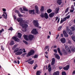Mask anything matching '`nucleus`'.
Listing matches in <instances>:
<instances>
[{
	"mask_svg": "<svg viewBox=\"0 0 75 75\" xmlns=\"http://www.w3.org/2000/svg\"><path fill=\"white\" fill-rule=\"evenodd\" d=\"M22 36V35L21 33H18V38H21V36Z\"/></svg>",
	"mask_w": 75,
	"mask_h": 75,
	"instance_id": "22",
	"label": "nucleus"
},
{
	"mask_svg": "<svg viewBox=\"0 0 75 75\" xmlns=\"http://www.w3.org/2000/svg\"><path fill=\"white\" fill-rule=\"evenodd\" d=\"M34 36L33 35H28V38L30 40H33Z\"/></svg>",
	"mask_w": 75,
	"mask_h": 75,
	"instance_id": "9",
	"label": "nucleus"
},
{
	"mask_svg": "<svg viewBox=\"0 0 75 75\" xmlns=\"http://www.w3.org/2000/svg\"><path fill=\"white\" fill-rule=\"evenodd\" d=\"M57 50H58V52H59V53L60 55H62V53L61 52L60 50L59 47H58V48H57Z\"/></svg>",
	"mask_w": 75,
	"mask_h": 75,
	"instance_id": "19",
	"label": "nucleus"
},
{
	"mask_svg": "<svg viewBox=\"0 0 75 75\" xmlns=\"http://www.w3.org/2000/svg\"><path fill=\"white\" fill-rule=\"evenodd\" d=\"M40 73L41 72L40 71H38L36 73V75H40Z\"/></svg>",
	"mask_w": 75,
	"mask_h": 75,
	"instance_id": "26",
	"label": "nucleus"
},
{
	"mask_svg": "<svg viewBox=\"0 0 75 75\" xmlns=\"http://www.w3.org/2000/svg\"><path fill=\"white\" fill-rule=\"evenodd\" d=\"M18 16H19V17H22L23 16V15H22V14H19V12H18Z\"/></svg>",
	"mask_w": 75,
	"mask_h": 75,
	"instance_id": "47",
	"label": "nucleus"
},
{
	"mask_svg": "<svg viewBox=\"0 0 75 75\" xmlns=\"http://www.w3.org/2000/svg\"><path fill=\"white\" fill-rule=\"evenodd\" d=\"M29 14H34L35 13L34 10H29Z\"/></svg>",
	"mask_w": 75,
	"mask_h": 75,
	"instance_id": "11",
	"label": "nucleus"
},
{
	"mask_svg": "<svg viewBox=\"0 0 75 75\" xmlns=\"http://www.w3.org/2000/svg\"><path fill=\"white\" fill-rule=\"evenodd\" d=\"M12 39H13L15 41H16V42H19L20 41V39L17 38L16 36H13V37H12Z\"/></svg>",
	"mask_w": 75,
	"mask_h": 75,
	"instance_id": "7",
	"label": "nucleus"
},
{
	"mask_svg": "<svg viewBox=\"0 0 75 75\" xmlns=\"http://www.w3.org/2000/svg\"><path fill=\"white\" fill-rule=\"evenodd\" d=\"M71 50L72 52H75V47H72L71 48Z\"/></svg>",
	"mask_w": 75,
	"mask_h": 75,
	"instance_id": "24",
	"label": "nucleus"
},
{
	"mask_svg": "<svg viewBox=\"0 0 75 75\" xmlns=\"http://www.w3.org/2000/svg\"><path fill=\"white\" fill-rule=\"evenodd\" d=\"M31 33L33 35H37V34L38 33V32L37 31L36 29H33V30L31 31Z\"/></svg>",
	"mask_w": 75,
	"mask_h": 75,
	"instance_id": "6",
	"label": "nucleus"
},
{
	"mask_svg": "<svg viewBox=\"0 0 75 75\" xmlns=\"http://www.w3.org/2000/svg\"><path fill=\"white\" fill-rule=\"evenodd\" d=\"M59 71H57L56 72H55L53 73V75H59Z\"/></svg>",
	"mask_w": 75,
	"mask_h": 75,
	"instance_id": "20",
	"label": "nucleus"
},
{
	"mask_svg": "<svg viewBox=\"0 0 75 75\" xmlns=\"http://www.w3.org/2000/svg\"><path fill=\"white\" fill-rule=\"evenodd\" d=\"M26 54V53H23V54H22V56H23V57H24V56H25V55Z\"/></svg>",
	"mask_w": 75,
	"mask_h": 75,
	"instance_id": "54",
	"label": "nucleus"
},
{
	"mask_svg": "<svg viewBox=\"0 0 75 75\" xmlns=\"http://www.w3.org/2000/svg\"><path fill=\"white\" fill-rule=\"evenodd\" d=\"M63 54H64V55H66L67 54V52H66V51H65V52H63Z\"/></svg>",
	"mask_w": 75,
	"mask_h": 75,
	"instance_id": "41",
	"label": "nucleus"
},
{
	"mask_svg": "<svg viewBox=\"0 0 75 75\" xmlns=\"http://www.w3.org/2000/svg\"><path fill=\"white\" fill-rule=\"evenodd\" d=\"M38 57V54H35L34 56V58H37Z\"/></svg>",
	"mask_w": 75,
	"mask_h": 75,
	"instance_id": "36",
	"label": "nucleus"
},
{
	"mask_svg": "<svg viewBox=\"0 0 75 75\" xmlns=\"http://www.w3.org/2000/svg\"><path fill=\"white\" fill-rule=\"evenodd\" d=\"M33 24L35 27H38L39 29H41V26H39V23L37 20H33Z\"/></svg>",
	"mask_w": 75,
	"mask_h": 75,
	"instance_id": "3",
	"label": "nucleus"
},
{
	"mask_svg": "<svg viewBox=\"0 0 75 75\" xmlns=\"http://www.w3.org/2000/svg\"><path fill=\"white\" fill-rule=\"evenodd\" d=\"M69 68V65H67L63 67V69L64 70H68Z\"/></svg>",
	"mask_w": 75,
	"mask_h": 75,
	"instance_id": "13",
	"label": "nucleus"
},
{
	"mask_svg": "<svg viewBox=\"0 0 75 75\" xmlns=\"http://www.w3.org/2000/svg\"><path fill=\"white\" fill-rule=\"evenodd\" d=\"M3 13H5V15H6V16H5V15H4V18H7V13H6V12H4Z\"/></svg>",
	"mask_w": 75,
	"mask_h": 75,
	"instance_id": "25",
	"label": "nucleus"
},
{
	"mask_svg": "<svg viewBox=\"0 0 75 75\" xmlns=\"http://www.w3.org/2000/svg\"><path fill=\"white\" fill-rule=\"evenodd\" d=\"M63 33L65 37L66 38H67L68 37V35L67 34V32H66L65 30H64L63 31Z\"/></svg>",
	"mask_w": 75,
	"mask_h": 75,
	"instance_id": "10",
	"label": "nucleus"
},
{
	"mask_svg": "<svg viewBox=\"0 0 75 75\" xmlns=\"http://www.w3.org/2000/svg\"><path fill=\"white\" fill-rule=\"evenodd\" d=\"M40 16L42 18L45 17L46 19H47L49 17L47 13H45V14L44 13H41Z\"/></svg>",
	"mask_w": 75,
	"mask_h": 75,
	"instance_id": "5",
	"label": "nucleus"
},
{
	"mask_svg": "<svg viewBox=\"0 0 75 75\" xmlns=\"http://www.w3.org/2000/svg\"><path fill=\"white\" fill-rule=\"evenodd\" d=\"M63 22V20H62V19H61L60 21V24H61V23H62Z\"/></svg>",
	"mask_w": 75,
	"mask_h": 75,
	"instance_id": "51",
	"label": "nucleus"
},
{
	"mask_svg": "<svg viewBox=\"0 0 75 75\" xmlns=\"http://www.w3.org/2000/svg\"><path fill=\"white\" fill-rule=\"evenodd\" d=\"M67 20V18L66 17H64V18L63 19V21H66Z\"/></svg>",
	"mask_w": 75,
	"mask_h": 75,
	"instance_id": "48",
	"label": "nucleus"
},
{
	"mask_svg": "<svg viewBox=\"0 0 75 75\" xmlns=\"http://www.w3.org/2000/svg\"><path fill=\"white\" fill-rule=\"evenodd\" d=\"M23 42L24 43H25L26 45H28V43L27 42H26L25 40H23Z\"/></svg>",
	"mask_w": 75,
	"mask_h": 75,
	"instance_id": "39",
	"label": "nucleus"
},
{
	"mask_svg": "<svg viewBox=\"0 0 75 75\" xmlns=\"http://www.w3.org/2000/svg\"><path fill=\"white\" fill-rule=\"evenodd\" d=\"M15 44V42L13 40H12L11 42H10V45H13Z\"/></svg>",
	"mask_w": 75,
	"mask_h": 75,
	"instance_id": "29",
	"label": "nucleus"
},
{
	"mask_svg": "<svg viewBox=\"0 0 75 75\" xmlns=\"http://www.w3.org/2000/svg\"><path fill=\"white\" fill-rule=\"evenodd\" d=\"M62 0H58L57 1V3L59 4V5H61L62 4Z\"/></svg>",
	"mask_w": 75,
	"mask_h": 75,
	"instance_id": "17",
	"label": "nucleus"
},
{
	"mask_svg": "<svg viewBox=\"0 0 75 75\" xmlns=\"http://www.w3.org/2000/svg\"><path fill=\"white\" fill-rule=\"evenodd\" d=\"M60 40L61 42H62V43H65L66 41V39H65V38H62V39H60Z\"/></svg>",
	"mask_w": 75,
	"mask_h": 75,
	"instance_id": "14",
	"label": "nucleus"
},
{
	"mask_svg": "<svg viewBox=\"0 0 75 75\" xmlns=\"http://www.w3.org/2000/svg\"><path fill=\"white\" fill-rule=\"evenodd\" d=\"M71 38L73 39V40L75 42V37L74 36H72L71 37Z\"/></svg>",
	"mask_w": 75,
	"mask_h": 75,
	"instance_id": "40",
	"label": "nucleus"
},
{
	"mask_svg": "<svg viewBox=\"0 0 75 75\" xmlns=\"http://www.w3.org/2000/svg\"><path fill=\"white\" fill-rule=\"evenodd\" d=\"M71 8L72 9V10H73V11L74 10H75V8H74V5H72V6L71 7Z\"/></svg>",
	"mask_w": 75,
	"mask_h": 75,
	"instance_id": "35",
	"label": "nucleus"
},
{
	"mask_svg": "<svg viewBox=\"0 0 75 75\" xmlns=\"http://www.w3.org/2000/svg\"><path fill=\"white\" fill-rule=\"evenodd\" d=\"M35 52L34 50H31L30 52L28 53V54L26 55V57H29L30 56H31L32 55H33Z\"/></svg>",
	"mask_w": 75,
	"mask_h": 75,
	"instance_id": "4",
	"label": "nucleus"
},
{
	"mask_svg": "<svg viewBox=\"0 0 75 75\" xmlns=\"http://www.w3.org/2000/svg\"><path fill=\"white\" fill-rule=\"evenodd\" d=\"M23 19L21 18H18L17 19V20L18 22H20V25H21L23 28H27L28 27V25L26 24H22V20Z\"/></svg>",
	"mask_w": 75,
	"mask_h": 75,
	"instance_id": "1",
	"label": "nucleus"
},
{
	"mask_svg": "<svg viewBox=\"0 0 75 75\" xmlns=\"http://www.w3.org/2000/svg\"><path fill=\"white\" fill-rule=\"evenodd\" d=\"M52 11V10H51V9H50V8L47 10V13H51Z\"/></svg>",
	"mask_w": 75,
	"mask_h": 75,
	"instance_id": "23",
	"label": "nucleus"
},
{
	"mask_svg": "<svg viewBox=\"0 0 75 75\" xmlns=\"http://www.w3.org/2000/svg\"><path fill=\"white\" fill-rule=\"evenodd\" d=\"M62 75H67V74L66 72L65 71H63L62 72Z\"/></svg>",
	"mask_w": 75,
	"mask_h": 75,
	"instance_id": "34",
	"label": "nucleus"
},
{
	"mask_svg": "<svg viewBox=\"0 0 75 75\" xmlns=\"http://www.w3.org/2000/svg\"><path fill=\"white\" fill-rule=\"evenodd\" d=\"M54 13H50V14H49V16L50 17H54Z\"/></svg>",
	"mask_w": 75,
	"mask_h": 75,
	"instance_id": "18",
	"label": "nucleus"
},
{
	"mask_svg": "<svg viewBox=\"0 0 75 75\" xmlns=\"http://www.w3.org/2000/svg\"><path fill=\"white\" fill-rule=\"evenodd\" d=\"M23 36L24 38L25 39V40H27V41L29 40V39H28V38H27V35H23Z\"/></svg>",
	"mask_w": 75,
	"mask_h": 75,
	"instance_id": "21",
	"label": "nucleus"
},
{
	"mask_svg": "<svg viewBox=\"0 0 75 75\" xmlns=\"http://www.w3.org/2000/svg\"><path fill=\"white\" fill-rule=\"evenodd\" d=\"M34 62V60H32V61H30V62H29V63L30 64H31V65H32V64H33Z\"/></svg>",
	"mask_w": 75,
	"mask_h": 75,
	"instance_id": "31",
	"label": "nucleus"
},
{
	"mask_svg": "<svg viewBox=\"0 0 75 75\" xmlns=\"http://www.w3.org/2000/svg\"><path fill=\"white\" fill-rule=\"evenodd\" d=\"M56 47H57V46L55 45H54V46H53V48H56Z\"/></svg>",
	"mask_w": 75,
	"mask_h": 75,
	"instance_id": "64",
	"label": "nucleus"
},
{
	"mask_svg": "<svg viewBox=\"0 0 75 75\" xmlns=\"http://www.w3.org/2000/svg\"><path fill=\"white\" fill-rule=\"evenodd\" d=\"M70 16L69 15V16H67V17L66 18L67 19H68L69 18H70Z\"/></svg>",
	"mask_w": 75,
	"mask_h": 75,
	"instance_id": "56",
	"label": "nucleus"
},
{
	"mask_svg": "<svg viewBox=\"0 0 75 75\" xmlns=\"http://www.w3.org/2000/svg\"><path fill=\"white\" fill-rule=\"evenodd\" d=\"M19 50L20 51L19 52H18L17 53H16L15 54L16 55H20V54H23V51L24 53L26 52V51L25 50V49L24 48L23 49H19Z\"/></svg>",
	"mask_w": 75,
	"mask_h": 75,
	"instance_id": "2",
	"label": "nucleus"
},
{
	"mask_svg": "<svg viewBox=\"0 0 75 75\" xmlns=\"http://www.w3.org/2000/svg\"><path fill=\"white\" fill-rule=\"evenodd\" d=\"M13 63H14V64H17V62L16 61H14Z\"/></svg>",
	"mask_w": 75,
	"mask_h": 75,
	"instance_id": "58",
	"label": "nucleus"
},
{
	"mask_svg": "<svg viewBox=\"0 0 75 75\" xmlns=\"http://www.w3.org/2000/svg\"><path fill=\"white\" fill-rule=\"evenodd\" d=\"M68 43H71V40H69L68 41Z\"/></svg>",
	"mask_w": 75,
	"mask_h": 75,
	"instance_id": "60",
	"label": "nucleus"
},
{
	"mask_svg": "<svg viewBox=\"0 0 75 75\" xmlns=\"http://www.w3.org/2000/svg\"><path fill=\"white\" fill-rule=\"evenodd\" d=\"M59 21H60V18H58L57 22L58 23H59Z\"/></svg>",
	"mask_w": 75,
	"mask_h": 75,
	"instance_id": "59",
	"label": "nucleus"
},
{
	"mask_svg": "<svg viewBox=\"0 0 75 75\" xmlns=\"http://www.w3.org/2000/svg\"><path fill=\"white\" fill-rule=\"evenodd\" d=\"M54 52H55L56 53H57V49H54Z\"/></svg>",
	"mask_w": 75,
	"mask_h": 75,
	"instance_id": "57",
	"label": "nucleus"
},
{
	"mask_svg": "<svg viewBox=\"0 0 75 75\" xmlns=\"http://www.w3.org/2000/svg\"><path fill=\"white\" fill-rule=\"evenodd\" d=\"M71 29L73 31H74L75 30V28L74 27H73V26L71 27Z\"/></svg>",
	"mask_w": 75,
	"mask_h": 75,
	"instance_id": "46",
	"label": "nucleus"
},
{
	"mask_svg": "<svg viewBox=\"0 0 75 75\" xmlns=\"http://www.w3.org/2000/svg\"><path fill=\"white\" fill-rule=\"evenodd\" d=\"M55 59L54 57H53V58H52V61L51 62V65H53L55 64Z\"/></svg>",
	"mask_w": 75,
	"mask_h": 75,
	"instance_id": "15",
	"label": "nucleus"
},
{
	"mask_svg": "<svg viewBox=\"0 0 75 75\" xmlns=\"http://www.w3.org/2000/svg\"><path fill=\"white\" fill-rule=\"evenodd\" d=\"M16 17L15 16H14V20H16Z\"/></svg>",
	"mask_w": 75,
	"mask_h": 75,
	"instance_id": "62",
	"label": "nucleus"
},
{
	"mask_svg": "<svg viewBox=\"0 0 75 75\" xmlns=\"http://www.w3.org/2000/svg\"><path fill=\"white\" fill-rule=\"evenodd\" d=\"M67 32L69 35H72L73 34V33L69 29L66 30Z\"/></svg>",
	"mask_w": 75,
	"mask_h": 75,
	"instance_id": "8",
	"label": "nucleus"
},
{
	"mask_svg": "<svg viewBox=\"0 0 75 75\" xmlns=\"http://www.w3.org/2000/svg\"><path fill=\"white\" fill-rule=\"evenodd\" d=\"M37 65H35V66H34L33 67L34 69H36L37 68Z\"/></svg>",
	"mask_w": 75,
	"mask_h": 75,
	"instance_id": "42",
	"label": "nucleus"
},
{
	"mask_svg": "<svg viewBox=\"0 0 75 75\" xmlns=\"http://www.w3.org/2000/svg\"><path fill=\"white\" fill-rule=\"evenodd\" d=\"M23 10L24 11H28V9H27V8H26L25 7H23Z\"/></svg>",
	"mask_w": 75,
	"mask_h": 75,
	"instance_id": "30",
	"label": "nucleus"
},
{
	"mask_svg": "<svg viewBox=\"0 0 75 75\" xmlns=\"http://www.w3.org/2000/svg\"><path fill=\"white\" fill-rule=\"evenodd\" d=\"M55 58H57V59H60V56L58 54H56L55 55Z\"/></svg>",
	"mask_w": 75,
	"mask_h": 75,
	"instance_id": "16",
	"label": "nucleus"
},
{
	"mask_svg": "<svg viewBox=\"0 0 75 75\" xmlns=\"http://www.w3.org/2000/svg\"><path fill=\"white\" fill-rule=\"evenodd\" d=\"M72 74L73 75H74V74H75V71H74L72 72Z\"/></svg>",
	"mask_w": 75,
	"mask_h": 75,
	"instance_id": "61",
	"label": "nucleus"
},
{
	"mask_svg": "<svg viewBox=\"0 0 75 75\" xmlns=\"http://www.w3.org/2000/svg\"><path fill=\"white\" fill-rule=\"evenodd\" d=\"M8 30H13V28L12 27H11L9 29H8Z\"/></svg>",
	"mask_w": 75,
	"mask_h": 75,
	"instance_id": "44",
	"label": "nucleus"
},
{
	"mask_svg": "<svg viewBox=\"0 0 75 75\" xmlns=\"http://www.w3.org/2000/svg\"><path fill=\"white\" fill-rule=\"evenodd\" d=\"M20 9L21 10V11L22 13H24L23 10H22V8H21V7H20Z\"/></svg>",
	"mask_w": 75,
	"mask_h": 75,
	"instance_id": "45",
	"label": "nucleus"
},
{
	"mask_svg": "<svg viewBox=\"0 0 75 75\" xmlns=\"http://www.w3.org/2000/svg\"><path fill=\"white\" fill-rule=\"evenodd\" d=\"M59 10V8H57L56 10L55 11V13H58Z\"/></svg>",
	"mask_w": 75,
	"mask_h": 75,
	"instance_id": "28",
	"label": "nucleus"
},
{
	"mask_svg": "<svg viewBox=\"0 0 75 75\" xmlns=\"http://www.w3.org/2000/svg\"><path fill=\"white\" fill-rule=\"evenodd\" d=\"M19 50V48L17 47L16 49H15V50H14V51H13V52L14 53H16H16H17V52H18V51Z\"/></svg>",
	"mask_w": 75,
	"mask_h": 75,
	"instance_id": "27",
	"label": "nucleus"
},
{
	"mask_svg": "<svg viewBox=\"0 0 75 75\" xmlns=\"http://www.w3.org/2000/svg\"><path fill=\"white\" fill-rule=\"evenodd\" d=\"M62 67H59V69H62Z\"/></svg>",
	"mask_w": 75,
	"mask_h": 75,
	"instance_id": "63",
	"label": "nucleus"
},
{
	"mask_svg": "<svg viewBox=\"0 0 75 75\" xmlns=\"http://www.w3.org/2000/svg\"><path fill=\"white\" fill-rule=\"evenodd\" d=\"M15 13H17L18 14V15L19 14V11L18 10H15Z\"/></svg>",
	"mask_w": 75,
	"mask_h": 75,
	"instance_id": "43",
	"label": "nucleus"
},
{
	"mask_svg": "<svg viewBox=\"0 0 75 75\" xmlns=\"http://www.w3.org/2000/svg\"><path fill=\"white\" fill-rule=\"evenodd\" d=\"M52 71V67H51L48 68V71L50 72Z\"/></svg>",
	"mask_w": 75,
	"mask_h": 75,
	"instance_id": "37",
	"label": "nucleus"
},
{
	"mask_svg": "<svg viewBox=\"0 0 75 75\" xmlns=\"http://www.w3.org/2000/svg\"><path fill=\"white\" fill-rule=\"evenodd\" d=\"M44 6H42L41 7V11H44Z\"/></svg>",
	"mask_w": 75,
	"mask_h": 75,
	"instance_id": "32",
	"label": "nucleus"
},
{
	"mask_svg": "<svg viewBox=\"0 0 75 75\" xmlns=\"http://www.w3.org/2000/svg\"><path fill=\"white\" fill-rule=\"evenodd\" d=\"M68 10H69V8L68 7L65 10V13H67V12H68Z\"/></svg>",
	"mask_w": 75,
	"mask_h": 75,
	"instance_id": "33",
	"label": "nucleus"
},
{
	"mask_svg": "<svg viewBox=\"0 0 75 75\" xmlns=\"http://www.w3.org/2000/svg\"><path fill=\"white\" fill-rule=\"evenodd\" d=\"M62 26H60L59 28H58V30H60L61 29H62Z\"/></svg>",
	"mask_w": 75,
	"mask_h": 75,
	"instance_id": "38",
	"label": "nucleus"
},
{
	"mask_svg": "<svg viewBox=\"0 0 75 75\" xmlns=\"http://www.w3.org/2000/svg\"><path fill=\"white\" fill-rule=\"evenodd\" d=\"M59 17L57 16L56 17V19H55V21H56L58 19Z\"/></svg>",
	"mask_w": 75,
	"mask_h": 75,
	"instance_id": "53",
	"label": "nucleus"
},
{
	"mask_svg": "<svg viewBox=\"0 0 75 75\" xmlns=\"http://www.w3.org/2000/svg\"><path fill=\"white\" fill-rule=\"evenodd\" d=\"M4 31V30L3 28L2 29H1V30H0L1 34V33H2V32L3 31Z\"/></svg>",
	"mask_w": 75,
	"mask_h": 75,
	"instance_id": "52",
	"label": "nucleus"
},
{
	"mask_svg": "<svg viewBox=\"0 0 75 75\" xmlns=\"http://www.w3.org/2000/svg\"><path fill=\"white\" fill-rule=\"evenodd\" d=\"M35 8L36 10V13H38V12L39 11V9L38 6H37V5L35 6Z\"/></svg>",
	"mask_w": 75,
	"mask_h": 75,
	"instance_id": "12",
	"label": "nucleus"
},
{
	"mask_svg": "<svg viewBox=\"0 0 75 75\" xmlns=\"http://www.w3.org/2000/svg\"><path fill=\"white\" fill-rule=\"evenodd\" d=\"M49 46H46V47H45L44 49L45 50H46V49H48L49 47Z\"/></svg>",
	"mask_w": 75,
	"mask_h": 75,
	"instance_id": "49",
	"label": "nucleus"
},
{
	"mask_svg": "<svg viewBox=\"0 0 75 75\" xmlns=\"http://www.w3.org/2000/svg\"><path fill=\"white\" fill-rule=\"evenodd\" d=\"M2 10L3 11H4V12L6 11V10L5 8H2Z\"/></svg>",
	"mask_w": 75,
	"mask_h": 75,
	"instance_id": "55",
	"label": "nucleus"
},
{
	"mask_svg": "<svg viewBox=\"0 0 75 75\" xmlns=\"http://www.w3.org/2000/svg\"><path fill=\"white\" fill-rule=\"evenodd\" d=\"M1 49H2V50H4V47H3V46H1Z\"/></svg>",
	"mask_w": 75,
	"mask_h": 75,
	"instance_id": "50",
	"label": "nucleus"
}]
</instances>
